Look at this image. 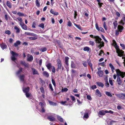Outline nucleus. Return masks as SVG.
<instances>
[{
    "instance_id": "obj_1",
    "label": "nucleus",
    "mask_w": 125,
    "mask_h": 125,
    "mask_svg": "<svg viewBox=\"0 0 125 125\" xmlns=\"http://www.w3.org/2000/svg\"><path fill=\"white\" fill-rule=\"evenodd\" d=\"M90 36L93 38L95 39L94 41L95 43L97 44V47L100 49H101L102 47L104 46V43L101 41L102 39L98 36H94L92 35H91Z\"/></svg>"
},
{
    "instance_id": "obj_2",
    "label": "nucleus",
    "mask_w": 125,
    "mask_h": 125,
    "mask_svg": "<svg viewBox=\"0 0 125 125\" xmlns=\"http://www.w3.org/2000/svg\"><path fill=\"white\" fill-rule=\"evenodd\" d=\"M115 71L118 76L116 82L119 85H121L122 83V81L120 76H121L122 78H123L125 76V72L120 71L118 69L115 70Z\"/></svg>"
},
{
    "instance_id": "obj_3",
    "label": "nucleus",
    "mask_w": 125,
    "mask_h": 125,
    "mask_svg": "<svg viewBox=\"0 0 125 125\" xmlns=\"http://www.w3.org/2000/svg\"><path fill=\"white\" fill-rule=\"evenodd\" d=\"M39 105L41 107V109H40L38 107L36 106L37 109L39 111L42 113H44L45 110L44 109V107L45 106L46 104L45 103H43L42 102H40L39 104Z\"/></svg>"
},
{
    "instance_id": "obj_4",
    "label": "nucleus",
    "mask_w": 125,
    "mask_h": 125,
    "mask_svg": "<svg viewBox=\"0 0 125 125\" xmlns=\"http://www.w3.org/2000/svg\"><path fill=\"white\" fill-rule=\"evenodd\" d=\"M10 53L12 55V56L11 57V60L13 61H14L16 60V58L15 56L17 57L19 55L17 53L15 52L12 51L10 52Z\"/></svg>"
},
{
    "instance_id": "obj_5",
    "label": "nucleus",
    "mask_w": 125,
    "mask_h": 125,
    "mask_svg": "<svg viewBox=\"0 0 125 125\" xmlns=\"http://www.w3.org/2000/svg\"><path fill=\"white\" fill-rule=\"evenodd\" d=\"M57 65L58 66V68L56 69V71H58L59 69H60L62 67V63L61 60L59 59H58L57 60Z\"/></svg>"
},
{
    "instance_id": "obj_6",
    "label": "nucleus",
    "mask_w": 125,
    "mask_h": 125,
    "mask_svg": "<svg viewBox=\"0 0 125 125\" xmlns=\"http://www.w3.org/2000/svg\"><path fill=\"white\" fill-rule=\"evenodd\" d=\"M54 114H51L50 115H48L47 117V119L51 121H54L55 118L54 117Z\"/></svg>"
},
{
    "instance_id": "obj_7",
    "label": "nucleus",
    "mask_w": 125,
    "mask_h": 125,
    "mask_svg": "<svg viewBox=\"0 0 125 125\" xmlns=\"http://www.w3.org/2000/svg\"><path fill=\"white\" fill-rule=\"evenodd\" d=\"M95 27L96 30H97L99 31H101L103 32H104V31L103 29L101 27H99L98 23H96L95 24Z\"/></svg>"
},
{
    "instance_id": "obj_8",
    "label": "nucleus",
    "mask_w": 125,
    "mask_h": 125,
    "mask_svg": "<svg viewBox=\"0 0 125 125\" xmlns=\"http://www.w3.org/2000/svg\"><path fill=\"white\" fill-rule=\"evenodd\" d=\"M33 59V57L32 55H30L29 54L28 55V58L27 60L29 62H31L32 61Z\"/></svg>"
},
{
    "instance_id": "obj_9",
    "label": "nucleus",
    "mask_w": 125,
    "mask_h": 125,
    "mask_svg": "<svg viewBox=\"0 0 125 125\" xmlns=\"http://www.w3.org/2000/svg\"><path fill=\"white\" fill-rule=\"evenodd\" d=\"M32 71L33 75H39V73L37 70L35 69V68H31Z\"/></svg>"
},
{
    "instance_id": "obj_10",
    "label": "nucleus",
    "mask_w": 125,
    "mask_h": 125,
    "mask_svg": "<svg viewBox=\"0 0 125 125\" xmlns=\"http://www.w3.org/2000/svg\"><path fill=\"white\" fill-rule=\"evenodd\" d=\"M125 23V15L123 16L122 19L119 22V23L122 25H124Z\"/></svg>"
},
{
    "instance_id": "obj_11",
    "label": "nucleus",
    "mask_w": 125,
    "mask_h": 125,
    "mask_svg": "<svg viewBox=\"0 0 125 125\" xmlns=\"http://www.w3.org/2000/svg\"><path fill=\"white\" fill-rule=\"evenodd\" d=\"M23 92L26 94L28 93L29 92V88L28 87H25L23 88Z\"/></svg>"
},
{
    "instance_id": "obj_12",
    "label": "nucleus",
    "mask_w": 125,
    "mask_h": 125,
    "mask_svg": "<svg viewBox=\"0 0 125 125\" xmlns=\"http://www.w3.org/2000/svg\"><path fill=\"white\" fill-rule=\"evenodd\" d=\"M18 77H19L20 80L23 83H24V78L25 77L24 75L23 74L22 75L18 76Z\"/></svg>"
},
{
    "instance_id": "obj_13",
    "label": "nucleus",
    "mask_w": 125,
    "mask_h": 125,
    "mask_svg": "<svg viewBox=\"0 0 125 125\" xmlns=\"http://www.w3.org/2000/svg\"><path fill=\"white\" fill-rule=\"evenodd\" d=\"M118 52L117 53L118 55L120 57L122 56V55L124 53V52L122 50H120V49L118 50Z\"/></svg>"
},
{
    "instance_id": "obj_14",
    "label": "nucleus",
    "mask_w": 125,
    "mask_h": 125,
    "mask_svg": "<svg viewBox=\"0 0 125 125\" xmlns=\"http://www.w3.org/2000/svg\"><path fill=\"white\" fill-rule=\"evenodd\" d=\"M50 12L52 14L55 15H57L59 13L58 12L55 11H54L52 9H51L50 11Z\"/></svg>"
},
{
    "instance_id": "obj_15",
    "label": "nucleus",
    "mask_w": 125,
    "mask_h": 125,
    "mask_svg": "<svg viewBox=\"0 0 125 125\" xmlns=\"http://www.w3.org/2000/svg\"><path fill=\"white\" fill-rule=\"evenodd\" d=\"M114 44L115 45V47L116 50V52L117 53H118L119 52L118 50H119L120 49L119 48V47L117 45L116 43L115 42H114Z\"/></svg>"
},
{
    "instance_id": "obj_16",
    "label": "nucleus",
    "mask_w": 125,
    "mask_h": 125,
    "mask_svg": "<svg viewBox=\"0 0 125 125\" xmlns=\"http://www.w3.org/2000/svg\"><path fill=\"white\" fill-rule=\"evenodd\" d=\"M106 113H105V110H103L100 111L99 112V114L101 115H104Z\"/></svg>"
},
{
    "instance_id": "obj_17",
    "label": "nucleus",
    "mask_w": 125,
    "mask_h": 125,
    "mask_svg": "<svg viewBox=\"0 0 125 125\" xmlns=\"http://www.w3.org/2000/svg\"><path fill=\"white\" fill-rule=\"evenodd\" d=\"M97 73L100 77H102L103 76V72L102 71H98L97 72Z\"/></svg>"
},
{
    "instance_id": "obj_18",
    "label": "nucleus",
    "mask_w": 125,
    "mask_h": 125,
    "mask_svg": "<svg viewBox=\"0 0 125 125\" xmlns=\"http://www.w3.org/2000/svg\"><path fill=\"white\" fill-rule=\"evenodd\" d=\"M21 63L25 67L27 68L29 67L28 64L26 63L24 61H21Z\"/></svg>"
},
{
    "instance_id": "obj_19",
    "label": "nucleus",
    "mask_w": 125,
    "mask_h": 125,
    "mask_svg": "<svg viewBox=\"0 0 125 125\" xmlns=\"http://www.w3.org/2000/svg\"><path fill=\"white\" fill-rule=\"evenodd\" d=\"M96 95L98 96L99 97H101L102 95L99 91L98 89H97L96 91Z\"/></svg>"
},
{
    "instance_id": "obj_20",
    "label": "nucleus",
    "mask_w": 125,
    "mask_h": 125,
    "mask_svg": "<svg viewBox=\"0 0 125 125\" xmlns=\"http://www.w3.org/2000/svg\"><path fill=\"white\" fill-rule=\"evenodd\" d=\"M21 42L19 41H16V42L14 43V46L15 47H17L18 46V45L20 44Z\"/></svg>"
},
{
    "instance_id": "obj_21",
    "label": "nucleus",
    "mask_w": 125,
    "mask_h": 125,
    "mask_svg": "<svg viewBox=\"0 0 125 125\" xmlns=\"http://www.w3.org/2000/svg\"><path fill=\"white\" fill-rule=\"evenodd\" d=\"M86 112L84 114V115L83 116L84 119V118H87L89 117L88 113H87V110H86Z\"/></svg>"
},
{
    "instance_id": "obj_22",
    "label": "nucleus",
    "mask_w": 125,
    "mask_h": 125,
    "mask_svg": "<svg viewBox=\"0 0 125 125\" xmlns=\"http://www.w3.org/2000/svg\"><path fill=\"white\" fill-rule=\"evenodd\" d=\"M96 84L99 86L101 87H103L104 85L103 83L100 82H96Z\"/></svg>"
},
{
    "instance_id": "obj_23",
    "label": "nucleus",
    "mask_w": 125,
    "mask_h": 125,
    "mask_svg": "<svg viewBox=\"0 0 125 125\" xmlns=\"http://www.w3.org/2000/svg\"><path fill=\"white\" fill-rule=\"evenodd\" d=\"M48 101L50 105L53 106H56L57 105V104L56 103H54L52 101L48 100Z\"/></svg>"
},
{
    "instance_id": "obj_24",
    "label": "nucleus",
    "mask_w": 125,
    "mask_h": 125,
    "mask_svg": "<svg viewBox=\"0 0 125 125\" xmlns=\"http://www.w3.org/2000/svg\"><path fill=\"white\" fill-rule=\"evenodd\" d=\"M6 5L9 8H11L12 7L11 3L10 1H7V2Z\"/></svg>"
},
{
    "instance_id": "obj_25",
    "label": "nucleus",
    "mask_w": 125,
    "mask_h": 125,
    "mask_svg": "<svg viewBox=\"0 0 125 125\" xmlns=\"http://www.w3.org/2000/svg\"><path fill=\"white\" fill-rule=\"evenodd\" d=\"M22 68L21 67L19 68V70L17 72L16 74L18 76H19V75L20 73L22 71Z\"/></svg>"
},
{
    "instance_id": "obj_26",
    "label": "nucleus",
    "mask_w": 125,
    "mask_h": 125,
    "mask_svg": "<svg viewBox=\"0 0 125 125\" xmlns=\"http://www.w3.org/2000/svg\"><path fill=\"white\" fill-rule=\"evenodd\" d=\"M14 29L16 30V33H19L20 32V29L17 26H15L14 27Z\"/></svg>"
},
{
    "instance_id": "obj_27",
    "label": "nucleus",
    "mask_w": 125,
    "mask_h": 125,
    "mask_svg": "<svg viewBox=\"0 0 125 125\" xmlns=\"http://www.w3.org/2000/svg\"><path fill=\"white\" fill-rule=\"evenodd\" d=\"M123 28V27L122 26L120 25H118V29L119 31L121 32L122 31Z\"/></svg>"
},
{
    "instance_id": "obj_28",
    "label": "nucleus",
    "mask_w": 125,
    "mask_h": 125,
    "mask_svg": "<svg viewBox=\"0 0 125 125\" xmlns=\"http://www.w3.org/2000/svg\"><path fill=\"white\" fill-rule=\"evenodd\" d=\"M0 46L3 50L5 49L7 47V45L3 43L0 45Z\"/></svg>"
},
{
    "instance_id": "obj_29",
    "label": "nucleus",
    "mask_w": 125,
    "mask_h": 125,
    "mask_svg": "<svg viewBox=\"0 0 125 125\" xmlns=\"http://www.w3.org/2000/svg\"><path fill=\"white\" fill-rule=\"evenodd\" d=\"M46 66L47 67L48 69L50 70V69L52 67L51 64L49 63L46 65Z\"/></svg>"
},
{
    "instance_id": "obj_30",
    "label": "nucleus",
    "mask_w": 125,
    "mask_h": 125,
    "mask_svg": "<svg viewBox=\"0 0 125 125\" xmlns=\"http://www.w3.org/2000/svg\"><path fill=\"white\" fill-rule=\"evenodd\" d=\"M69 58L68 57H65V63L67 65H68V60Z\"/></svg>"
},
{
    "instance_id": "obj_31",
    "label": "nucleus",
    "mask_w": 125,
    "mask_h": 125,
    "mask_svg": "<svg viewBox=\"0 0 125 125\" xmlns=\"http://www.w3.org/2000/svg\"><path fill=\"white\" fill-rule=\"evenodd\" d=\"M74 25L78 29L80 30H82V29H81L82 27L80 25L77 24L75 23H74Z\"/></svg>"
},
{
    "instance_id": "obj_32",
    "label": "nucleus",
    "mask_w": 125,
    "mask_h": 125,
    "mask_svg": "<svg viewBox=\"0 0 125 125\" xmlns=\"http://www.w3.org/2000/svg\"><path fill=\"white\" fill-rule=\"evenodd\" d=\"M40 81V83L42 85H43L45 84V83L44 81L42 80L41 78H40L39 79Z\"/></svg>"
},
{
    "instance_id": "obj_33",
    "label": "nucleus",
    "mask_w": 125,
    "mask_h": 125,
    "mask_svg": "<svg viewBox=\"0 0 125 125\" xmlns=\"http://www.w3.org/2000/svg\"><path fill=\"white\" fill-rule=\"evenodd\" d=\"M43 74L44 76L47 77H48L49 76V74L46 71L43 72Z\"/></svg>"
},
{
    "instance_id": "obj_34",
    "label": "nucleus",
    "mask_w": 125,
    "mask_h": 125,
    "mask_svg": "<svg viewBox=\"0 0 125 125\" xmlns=\"http://www.w3.org/2000/svg\"><path fill=\"white\" fill-rule=\"evenodd\" d=\"M105 94L108 96L112 97V96L111 94L109 92H105Z\"/></svg>"
},
{
    "instance_id": "obj_35",
    "label": "nucleus",
    "mask_w": 125,
    "mask_h": 125,
    "mask_svg": "<svg viewBox=\"0 0 125 125\" xmlns=\"http://www.w3.org/2000/svg\"><path fill=\"white\" fill-rule=\"evenodd\" d=\"M25 94L26 97L28 98H29L31 97V94H30L29 93H28V92L27 93H26Z\"/></svg>"
},
{
    "instance_id": "obj_36",
    "label": "nucleus",
    "mask_w": 125,
    "mask_h": 125,
    "mask_svg": "<svg viewBox=\"0 0 125 125\" xmlns=\"http://www.w3.org/2000/svg\"><path fill=\"white\" fill-rule=\"evenodd\" d=\"M90 50V48L88 47H85L84 48L83 50L84 51L88 52Z\"/></svg>"
},
{
    "instance_id": "obj_37",
    "label": "nucleus",
    "mask_w": 125,
    "mask_h": 125,
    "mask_svg": "<svg viewBox=\"0 0 125 125\" xmlns=\"http://www.w3.org/2000/svg\"><path fill=\"white\" fill-rule=\"evenodd\" d=\"M39 26L42 29H43L44 28V24L43 23H41L39 25Z\"/></svg>"
},
{
    "instance_id": "obj_38",
    "label": "nucleus",
    "mask_w": 125,
    "mask_h": 125,
    "mask_svg": "<svg viewBox=\"0 0 125 125\" xmlns=\"http://www.w3.org/2000/svg\"><path fill=\"white\" fill-rule=\"evenodd\" d=\"M17 14L20 16H24V14L20 12H18L17 13Z\"/></svg>"
},
{
    "instance_id": "obj_39",
    "label": "nucleus",
    "mask_w": 125,
    "mask_h": 125,
    "mask_svg": "<svg viewBox=\"0 0 125 125\" xmlns=\"http://www.w3.org/2000/svg\"><path fill=\"white\" fill-rule=\"evenodd\" d=\"M49 88L50 89V90L52 91L53 90V89L52 88V85L51 84H50L49 85Z\"/></svg>"
},
{
    "instance_id": "obj_40",
    "label": "nucleus",
    "mask_w": 125,
    "mask_h": 125,
    "mask_svg": "<svg viewBox=\"0 0 125 125\" xmlns=\"http://www.w3.org/2000/svg\"><path fill=\"white\" fill-rule=\"evenodd\" d=\"M87 62L88 63V65L90 66L91 67H92V65L91 62L89 60H87Z\"/></svg>"
},
{
    "instance_id": "obj_41",
    "label": "nucleus",
    "mask_w": 125,
    "mask_h": 125,
    "mask_svg": "<svg viewBox=\"0 0 125 125\" xmlns=\"http://www.w3.org/2000/svg\"><path fill=\"white\" fill-rule=\"evenodd\" d=\"M57 117L58 119L61 122H63V119L61 116H58Z\"/></svg>"
},
{
    "instance_id": "obj_42",
    "label": "nucleus",
    "mask_w": 125,
    "mask_h": 125,
    "mask_svg": "<svg viewBox=\"0 0 125 125\" xmlns=\"http://www.w3.org/2000/svg\"><path fill=\"white\" fill-rule=\"evenodd\" d=\"M103 27L104 29L105 30H107V27L106 25V22L104 21L103 23Z\"/></svg>"
},
{
    "instance_id": "obj_43",
    "label": "nucleus",
    "mask_w": 125,
    "mask_h": 125,
    "mask_svg": "<svg viewBox=\"0 0 125 125\" xmlns=\"http://www.w3.org/2000/svg\"><path fill=\"white\" fill-rule=\"evenodd\" d=\"M105 113H110L111 114H113L114 113V112L111 111V110H109V111L105 110Z\"/></svg>"
},
{
    "instance_id": "obj_44",
    "label": "nucleus",
    "mask_w": 125,
    "mask_h": 125,
    "mask_svg": "<svg viewBox=\"0 0 125 125\" xmlns=\"http://www.w3.org/2000/svg\"><path fill=\"white\" fill-rule=\"evenodd\" d=\"M35 3L36 6L38 7H39L40 6V4L38 0H36V1Z\"/></svg>"
},
{
    "instance_id": "obj_45",
    "label": "nucleus",
    "mask_w": 125,
    "mask_h": 125,
    "mask_svg": "<svg viewBox=\"0 0 125 125\" xmlns=\"http://www.w3.org/2000/svg\"><path fill=\"white\" fill-rule=\"evenodd\" d=\"M109 84L108 82V80H107L105 81V85L107 87H108L109 86Z\"/></svg>"
},
{
    "instance_id": "obj_46",
    "label": "nucleus",
    "mask_w": 125,
    "mask_h": 125,
    "mask_svg": "<svg viewBox=\"0 0 125 125\" xmlns=\"http://www.w3.org/2000/svg\"><path fill=\"white\" fill-rule=\"evenodd\" d=\"M77 15V12L76 10L74 11V18L75 19L76 18V16Z\"/></svg>"
},
{
    "instance_id": "obj_47",
    "label": "nucleus",
    "mask_w": 125,
    "mask_h": 125,
    "mask_svg": "<svg viewBox=\"0 0 125 125\" xmlns=\"http://www.w3.org/2000/svg\"><path fill=\"white\" fill-rule=\"evenodd\" d=\"M70 97L71 98V99L72 101H74V102H75V97L74 96L71 95L70 96Z\"/></svg>"
},
{
    "instance_id": "obj_48",
    "label": "nucleus",
    "mask_w": 125,
    "mask_h": 125,
    "mask_svg": "<svg viewBox=\"0 0 125 125\" xmlns=\"http://www.w3.org/2000/svg\"><path fill=\"white\" fill-rule=\"evenodd\" d=\"M109 66L110 68L111 69L113 70V69H115V68L114 66L112 65V64L110 63L109 64Z\"/></svg>"
},
{
    "instance_id": "obj_49",
    "label": "nucleus",
    "mask_w": 125,
    "mask_h": 125,
    "mask_svg": "<svg viewBox=\"0 0 125 125\" xmlns=\"http://www.w3.org/2000/svg\"><path fill=\"white\" fill-rule=\"evenodd\" d=\"M24 30H27V26L25 25L24 24L21 27Z\"/></svg>"
},
{
    "instance_id": "obj_50",
    "label": "nucleus",
    "mask_w": 125,
    "mask_h": 125,
    "mask_svg": "<svg viewBox=\"0 0 125 125\" xmlns=\"http://www.w3.org/2000/svg\"><path fill=\"white\" fill-rule=\"evenodd\" d=\"M52 82L54 87H55L56 86V83L54 80L53 79H52Z\"/></svg>"
},
{
    "instance_id": "obj_51",
    "label": "nucleus",
    "mask_w": 125,
    "mask_h": 125,
    "mask_svg": "<svg viewBox=\"0 0 125 125\" xmlns=\"http://www.w3.org/2000/svg\"><path fill=\"white\" fill-rule=\"evenodd\" d=\"M109 81L110 84L112 86L113 85L112 80L111 79V78H109Z\"/></svg>"
},
{
    "instance_id": "obj_52",
    "label": "nucleus",
    "mask_w": 125,
    "mask_h": 125,
    "mask_svg": "<svg viewBox=\"0 0 125 125\" xmlns=\"http://www.w3.org/2000/svg\"><path fill=\"white\" fill-rule=\"evenodd\" d=\"M90 44L92 46H93L94 44V42L90 41L89 42Z\"/></svg>"
},
{
    "instance_id": "obj_53",
    "label": "nucleus",
    "mask_w": 125,
    "mask_h": 125,
    "mask_svg": "<svg viewBox=\"0 0 125 125\" xmlns=\"http://www.w3.org/2000/svg\"><path fill=\"white\" fill-rule=\"evenodd\" d=\"M68 89L67 88H62V92H66L67 91Z\"/></svg>"
},
{
    "instance_id": "obj_54",
    "label": "nucleus",
    "mask_w": 125,
    "mask_h": 125,
    "mask_svg": "<svg viewBox=\"0 0 125 125\" xmlns=\"http://www.w3.org/2000/svg\"><path fill=\"white\" fill-rule=\"evenodd\" d=\"M121 98L122 99H125V94H121L120 95Z\"/></svg>"
},
{
    "instance_id": "obj_55",
    "label": "nucleus",
    "mask_w": 125,
    "mask_h": 125,
    "mask_svg": "<svg viewBox=\"0 0 125 125\" xmlns=\"http://www.w3.org/2000/svg\"><path fill=\"white\" fill-rule=\"evenodd\" d=\"M67 102L66 101H62L61 103V104L64 105H67V104H65Z\"/></svg>"
},
{
    "instance_id": "obj_56",
    "label": "nucleus",
    "mask_w": 125,
    "mask_h": 125,
    "mask_svg": "<svg viewBox=\"0 0 125 125\" xmlns=\"http://www.w3.org/2000/svg\"><path fill=\"white\" fill-rule=\"evenodd\" d=\"M113 24L114 26V27L115 28L117 27V21H115V22L113 23Z\"/></svg>"
},
{
    "instance_id": "obj_57",
    "label": "nucleus",
    "mask_w": 125,
    "mask_h": 125,
    "mask_svg": "<svg viewBox=\"0 0 125 125\" xmlns=\"http://www.w3.org/2000/svg\"><path fill=\"white\" fill-rule=\"evenodd\" d=\"M71 67L72 68H75V67L74 63L72 62L71 63Z\"/></svg>"
},
{
    "instance_id": "obj_58",
    "label": "nucleus",
    "mask_w": 125,
    "mask_h": 125,
    "mask_svg": "<svg viewBox=\"0 0 125 125\" xmlns=\"http://www.w3.org/2000/svg\"><path fill=\"white\" fill-rule=\"evenodd\" d=\"M67 23H68L67 24L69 26L71 27V26H72V23H71V22L70 21H69Z\"/></svg>"
},
{
    "instance_id": "obj_59",
    "label": "nucleus",
    "mask_w": 125,
    "mask_h": 125,
    "mask_svg": "<svg viewBox=\"0 0 125 125\" xmlns=\"http://www.w3.org/2000/svg\"><path fill=\"white\" fill-rule=\"evenodd\" d=\"M37 38L36 37H30L29 38V39L32 40H35L37 39Z\"/></svg>"
},
{
    "instance_id": "obj_60",
    "label": "nucleus",
    "mask_w": 125,
    "mask_h": 125,
    "mask_svg": "<svg viewBox=\"0 0 125 125\" xmlns=\"http://www.w3.org/2000/svg\"><path fill=\"white\" fill-rule=\"evenodd\" d=\"M120 45L123 48L122 49H125V46L124 44H123L120 43Z\"/></svg>"
},
{
    "instance_id": "obj_61",
    "label": "nucleus",
    "mask_w": 125,
    "mask_h": 125,
    "mask_svg": "<svg viewBox=\"0 0 125 125\" xmlns=\"http://www.w3.org/2000/svg\"><path fill=\"white\" fill-rule=\"evenodd\" d=\"M52 71L53 73H55V69L54 66H52Z\"/></svg>"
},
{
    "instance_id": "obj_62",
    "label": "nucleus",
    "mask_w": 125,
    "mask_h": 125,
    "mask_svg": "<svg viewBox=\"0 0 125 125\" xmlns=\"http://www.w3.org/2000/svg\"><path fill=\"white\" fill-rule=\"evenodd\" d=\"M102 37L105 42H108L107 40L105 39V38L104 36L103 35H102Z\"/></svg>"
},
{
    "instance_id": "obj_63",
    "label": "nucleus",
    "mask_w": 125,
    "mask_h": 125,
    "mask_svg": "<svg viewBox=\"0 0 125 125\" xmlns=\"http://www.w3.org/2000/svg\"><path fill=\"white\" fill-rule=\"evenodd\" d=\"M83 65L85 67H86L87 66V64L86 62H84L83 63Z\"/></svg>"
},
{
    "instance_id": "obj_64",
    "label": "nucleus",
    "mask_w": 125,
    "mask_h": 125,
    "mask_svg": "<svg viewBox=\"0 0 125 125\" xmlns=\"http://www.w3.org/2000/svg\"><path fill=\"white\" fill-rule=\"evenodd\" d=\"M36 25V23L35 22H33L32 23V27L34 28H35V26Z\"/></svg>"
}]
</instances>
